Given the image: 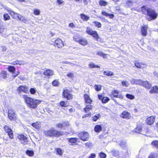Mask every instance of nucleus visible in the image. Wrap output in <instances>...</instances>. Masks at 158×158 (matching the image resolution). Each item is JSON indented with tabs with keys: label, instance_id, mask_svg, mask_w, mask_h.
<instances>
[{
	"label": "nucleus",
	"instance_id": "1",
	"mask_svg": "<svg viewBox=\"0 0 158 158\" xmlns=\"http://www.w3.org/2000/svg\"><path fill=\"white\" fill-rule=\"evenodd\" d=\"M27 105L29 108L35 109L37 106L41 102V100L36 99L29 97H25L24 98Z\"/></svg>",
	"mask_w": 158,
	"mask_h": 158
},
{
	"label": "nucleus",
	"instance_id": "2",
	"mask_svg": "<svg viewBox=\"0 0 158 158\" xmlns=\"http://www.w3.org/2000/svg\"><path fill=\"white\" fill-rule=\"evenodd\" d=\"M44 133L46 135L50 137H58L63 134L62 132L57 131L52 128L44 131Z\"/></svg>",
	"mask_w": 158,
	"mask_h": 158
},
{
	"label": "nucleus",
	"instance_id": "3",
	"mask_svg": "<svg viewBox=\"0 0 158 158\" xmlns=\"http://www.w3.org/2000/svg\"><path fill=\"white\" fill-rule=\"evenodd\" d=\"M78 137L83 141L88 140L89 138V134L85 132H82L78 134Z\"/></svg>",
	"mask_w": 158,
	"mask_h": 158
},
{
	"label": "nucleus",
	"instance_id": "4",
	"mask_svg": "<svg viewBox=\"0 0 158 158\" xmlns=\"http://www.w3.org/2000/svg\"><path fill=\"white\" fill-rule=\"evenodd\" d=\"M8 117L10 120L12 121H15L17 118L14 110L11 109L8 110Z\"/></svg>",
	"mask_w": 158,
	"mask_h": 158
},
{
	"label": "nucleus",
	"instance_id": "5",
	"mask_svg": "<svg viewBox=\"0 0 158 158\" xmlns=\"http://www.w3.org/2000/svg\"><path fill=\"white\" fill-rule=\"evenodd\" d=\"M147 15L151 18V19H154L157 17V14L151 8H148L147 10Z\"/></svg>",
	"mask_w": 158,
	"mask_h": 158
},
{
	"label": "nucleus",
	"instance_id": "6",
	"mask_svg": "<svg viewBox=\"0 0 158 158\" xmlns=\"http://www.w3.org/2000/svg\"><path fill=\"white\" fill-rule=\"evenodd\" d=\"M7 28L5 26L0 25V33L2 35V36L4 37H8L10 34L7 32Z\"/></svg>",
	"mask_w": 158,
	"mask_h": 158
},
{
	"label": "nucleus",
	"instance_id": "7",
	"mask_svg": "<svg viewBox=\"0 0 158 158\" xmlns=\"http://www.w3.org/2000/svg\"><path fill=\"white\" fill-rule=\"evenodd\" d=\"M4 129L5 131L8 133V135L11 139H13L14 138L12 130L8 126H5L4 127Z\"/></svg>",
	"mask_w": 158,
	"mask_h": 158
},
{
	"label": "nucleus",
	"instance_id": "8",
	"mask_svg": "<svg viewBox=\"0 0 158 158\" xmlns=\"http://www.w3.org/2000/svg\"><path fill=\"white\" fill-rule=\"evenodd\" d=\"M54 45L58 48H61L64 46L63 42L60 39H57L55 41Z\"/></svg>",
	"mask_w": 158,
	"mask_h": 158
},
{
	"label": "nucleus",
	"instance_id": "9",
	"mask_svg": "<svg viewBox=\"0 0 158 158\" xmlns=\"http://www.w3.org/2000/svg\"><path fill=\"white\" fill-rule=\"evenodd\" d=\"M69 124L68 122H63L62 123H57L56 125V127H57L60 128L61 129H65L67 128Z\"/></svg>",
	"mask_w": 158,
	"mask_h": 158
},
{
	"label": "nucleus",
	"instance_id": "10",
	"mask_svg": "<svg viewBox=\"0 0 158 158\" xmlns=\"http://www.w3.org/2000/svg\"><path fill=\"white\" fill-rule=\"evenodd\" d=\"M18 139L20 140V142L22 144H26L27 143V137L23 135H19L18 137Z\"/></svg>",
	"mask_w": 158,
	"mask_h": 158
},
{
	"label": "nucleus",
	"instance_id": "11",
	"mask_svg": "<svg viewBox=\"0 0 158 158\" xmlns=\"http://www.w3.org/2000/svg\"><path fill=\"white\" fill-rule=\"evenodd\" d=\"M63 95L64 98H66L68 100L72 99V95L69 92L68 89H66L64 91Z\"/></svg>",
	"mask_w": 158,
	"mask_h": 158
},
{
	"label": "nucleus",
	"instance_id": "12",
	"mask_svg": "<svg viewBox=\"0 0 158 158\" xmlns=\"http://www.w3.org/2000/svg\"><path fill=\"white\" fill-rule=\"evenodd\" d=\"M135 66L139 69H143L146 67L147 65L146 64L143 63L142 62H135Z\"/></svg>",
	"mask_w": 158,
	"mask_h": 158
},
{
	"label": "nucleus",
	"instance_id": "13",
	"mask_svg": "<svg viewBox=\"0 0 158 158\" xmlns=\"http://www.w3.org/2000/svg\"><path fill=\"white\" fill-rule=\"evenodd\" d=\"M148 27L146 25H143L141 28V34L143 36H146L147 35V30Z\"/></svg>",
	"mask_w": 158,
	"mask_h": 158
},
{
	"label": "nucleus",
	"instance_id": "14",
	"mask_svg": "<svg viewBox=\"0 0 158 158\" xmlns=\"http://www.w3.org/2000/svg\"><path fill=\"white\" fill-rule=\"evenodd\" d=\"M155 117L154 116H152L148 118L146 122L149 125H151L154 122Z\"/></svg>",
	"mask_w": 158,
	"mask_h": 158
},
{
	"label": "nucleus",
	"instance_id": "15",
	"mask_svg": "<svg viewBox=\"0 0 158 158\" xmlns=\"http://www.w3.org/2000/svg\"><path fill=\"white\" fill-rule=\"evenodd\" d=\"M142 86L147 89H150L152 85L147 81H143Z\"/></svg>",
	"mask_w": 158,
	"mask_h": 158
},
{
	"label": "nucleus",
	"instance_id": "16",
	"mask_svg": "<svg viewBox=\"0 0 158 158\" xmlns=\"http://www.w3.org/2000/svg\"><path fill=\"white\" fill-rule=\"evenodd\" d=\"M28 87L26 86L21 85L19 86L18 90L20 92H23L27 93V91Z\"/></svg>",
	"mask_w": 158,
	"mask_h": 158
},
{
	"label": "nucleus",
	"instance_id": "17",
	"mask_svg": "<svg viewBox=\"0 0 158 158\" xmlns=\"http://www.w3.org/2000/svg\"><path fill=\"white\" fill-rule=\"evenodd\" d=\"M121 117L123 118L127 119H130L131 117L130 114L127 111L123 112L121 114Z\"/></svg>",
	"mask_w": 158,
	"mask_h": 158
},
{
	"label": "nucleus",
	"instance_id": "18",
	"mask_svg": "<svg viewBox=\"0 0 158 158\" xmlns=\"http://www.w3.org/2000/svg\"><path fill=\"white\" fill-rule=\"evenodd\" d=\"M54 73L53 71L47 69L44 71V74L45 76H52L54 74Z\"/></svg>",
	"mask_w": 158,
	"mask_h": 158
},
{
	"label": "nucleus",
	"instance_id": "19",
	"mask_svg": "<svg viewBox=\"0 0 158 158\" xmlns=\"http://www.w3.org/2000/svg\"><path fill=\"white\" fill-rule=\"evenodd\" d=\"M85 100V103L91 104L92 100L90 99L89 96L87 94H85L84 95Z\"/></svg>",
	"mask_w": 158,
	"mask_h": 158
},
{
	"label": "nucleus",
	"instance_id": "20",
	"mask_svg": "<svg viewBox=\"0 0 158 158\" xmlns=\"http://www.w3.org/2000/svg\"><path fill=\"white\" fill-rule=\"evenodd\" d=\"M149 92L151 94L154 93H158V86H155L152 87L150 90Z\"/></svg>",
	"mask_w": 158,
	"mask_h": 158
},
{
	"label": "nucleus",
	"instance_id": "21",
	"mask_svg": "<svg viewBox=\"0 0 158 158\" xmlns=\"http://www.w3.org/2000/svg\"><path fill=\"white\" fill-rule=\"evenodd\" d=\"M81 18L84 21H87L89 19V17L84 14H81L80 15Z\"/></svg>",
	"mask_w": 158,
	"mask_h": 158
},
{
	"label": "nucleus",
	"instance_id": "22",
	"mask_svg": "<svg viewBox=\"0 0 158 158\" xmlns=\"http://www.w3.org/2000/svg\"><path fill=\"white\" fill-rule=\"evenodd\" d=\"M102 14L106 17H109L110 19H112L114 17V14H109L105 11H102Z\"/></svg>",
	"mask_w": 158,
	"mask_h": 158
},
{
	"label": "nucleus",
	"instance_id": "23",
	"mask_svg": "<svg viewBox=\"0 0 158 158\" xmlns=\"http://www.w3.org/2000/svg\"><path fill=\"white\" fill-rule=\"evenodd\" d=\"M94 131L97 132H99L102 130V127L100 125H96L94 128Z\"/></svg>",
	"mask_w": 158,
	"mask_h": 158
},
{
	"label": "nucleus",
	"instance_id": "24",
	"mask_svg": "<svg viewBox=\"0 0 158 158\" xmlns=\"http://www.w3.org/2000/svg\"><path fill=\"white\" fill-rule=\"evenodd\" d=\"M32 126L37 129H39L41 127L40 123L39 122L32 123Z\"/></svg>",
	"mask_w": 158,
	"mask_h": 158
},
{
	"label": "nucleus",
	"instance_id": "25",
	"mask_svg": "<svg viewBox=\"0 0 158 158\" xmlns=\"http://www.w3.org/2000/svg\"><path fill=\"white\" fill-rule=\"evenodd\" d=\"M91 35L93 37H94L95 39L97 41L99 39V36L97 32L96 31H94L93 32V33Z\"/></svg>",
	"mask_w": 158,
	"mask_h": 158
},
{
	"label": "nucleus",
	"instance_id": "26",
	"mask_svg": "<svg viewBox=\"0 0 158 158\" xmlns=\"http://www.w3.org/2000/svg\"><path fill=\"white\" fill-rule=\"evenodd\" d=\"M79 43L81 44L83 46L86 45L87 44V41L86 40L83 38L79 39Z\"/></svg>",
	"mask_w": 158,
	"mask_h": 158
},
{
	"label": "nucleus",
	"instance_id": "27",
	"mask_svg": "<svg viewBox=\"0 0 158 158\" xmlns=\"http://www.w3.org/2000/svg\"><path fill=\"white\" fill-rule=\"evenodd\" d=\"M94 31H93L90 27H87L86 32L88 34L91 35Z\"/></svg>",
	"mask_w": 158,
	"mask_h": 158
},
{
	"label": "nucleus",
	"instance_id": "28",
	"mask_svg": "<svg viewBox=\"0 0 158 158\" xmlns=\"http://www.w3.org/2000/svg\"><path fill=\"white\" fill-rule=\"evenodd\" d=\"M103 74L104 75L109 76L114 75V73H113L111 71H104Z\"/></svg>",
	"mask_w": 158,
	"mask_h": 158
},
{
	"label": "nucleus",
	"instance_id": "29",
	"mask_svg": "<svg viewBox=\"0 0 158 158\" xmlns=\"http://www.w3.org/2000/svg\"><path fill=\"white\" fill-rule=\"evenodd\" d=\"M15 15L17 16V18H18L19 20L22 21L24 23H26L27 22V20L26 18L24 17H23L22 16L20 15H17L16 14Z\"/></svg>",
	"mask_w": 158,
	"mask_h": 158
},
{
	"label": "nucleus",
	"instance_id": "30",
	"mask_svg": "<svg viewBox=\"0 0 158 158\" xmlns=\"http://www.w3.org/2000/svg\"><path fill=\"white\" fill-rule=\"evenodd\" d=\"M56 154L60 156H62L64 152V150L60 148H56Z\"/></svg>",
	"mask_w": 158,
	"mask_h": 158
},
{
	"label": "nucleus",
	"instance_id": "31",
	"mask_svg": "<svg viewBox=\"0 0 158 158\" xmlns=\"http://www.w3.org/2000/svg\"><path fill=\"white\" fill-rule=\"evenodd\" d=\"M60 105L62 107H66L69 105V103L68 101H62L60 103Z\"/></svg>",
	"mask_w": 158,
	"mask_h": 158
},
{
	"label": "nucleus",
	"instance_id": "32",
	"mask_svg": "<svg viewBox=\"0 0 158 158\" xmlns=\"http://www.w3.org/2000/svg\"><path fill=\"white\" fill-rule=\"evenodd\" d=\"M9 71L12 73H15V67L12 66H8V68Z\"/></svg>",
	"mask_w": 158,
	"mask_h": 158
},
{
	"label": "nucleus",
	"instance_id": "33",
	"mask_svg": "<svg viewBox=\"0 0 158 158\" xmlns=\"http://www.w3.org/2000/svg\"><path fill=\"white\" fill-rule=\"evenodd\" d=\"M7 77L6 72L4 71L0 73V77L5 79Z\"/></svg>",
	"mask_w": 158,
	"mask_h": 158
},
{
	"label": "nucleus",
	"instance_id": "34",
	"mask_svg": "<svg viewBox=\"0 0 158 158\" xmlns=\"http://www.w3.org/2000/svg\"><path fill=\"white\" fill-rule=\"evenodd\" d=\"M92 106L91 105H88L84 109V111L85 112L87 113L92 109Z\"/></svg>",
	"mask_w": 158,
	"mask_h": 158
},
{
	"label": "nucleus",
	"instance_id": "35",
	"mask_svg": "<svg viewBox=\"0 0 158 158\" xmlns=\"http://www.w3.org/2000/svg\"><path fill=\"white\" fill-rule=\"evenodd\" d=\"M89 66L90 68H99L100 67L98 65L95 64L94 63H92L89 64Z\"/></svg>",
	"mask_w": 158,
	"mask_h": 158
},
{
	"label": "nucleus",
	"instance_id": "36",
	"mask_svg": "<svg viewBox=\"0 0 158 158\" xmlns=\"http://www.w3.org/2000/svg\"><path fill=\"white\" fill-rule=\"evenodd\" d=\"M68 139L69 142L72 143H74L77 141L78 138H68Z\"/></svg>",
	"mask_w": 158,
	"mask_h": 158
},
{
	"label": "nucleus",
	"instance_id": "37",
	"mask_svg": "<svg viewBox=\"0 0 158 158\" xmlns=\"http://www.w3.org/2000/svg\"><path fill=\"white\" fill-rule=\"evenodd\" d=\"M101 117V115L98 114H97L95 115L94 116L93 118V120L94 121H96Z\"/></svg>",
	"mask_w": 158,
	"mask_h": 158
},
{
	"label": "nucleus",
	"instance_id": "38",
	"mask_svg": "<svg viewBox=\"0 0 158 158\" xmlns=\"http://www.w3.org/2000/svg\"><path fill=\"white\" fill-rule=\"evenodd\" d=\"M119 144L122 147L127 148L126 142L125 141L122 140L121 141Z\"/></svg>",
	"mask_w": 158,
	"mask_h": 158
},
{
	"label": "nucleus",
	"instance_id": "39",
	"mask_svg": "<svg viewBox=\"0 0 158 158\" xmlns=\"http://www.w3.org/2000/svg\"><path fill=\"white\" fill-rule=\"evenodd\" d=\"M9 13L13 18H17V16L15 15L16 14L17 15H19L17 13L11 10L9 12Z\"/></svg>",
	"mask_w": 158,
	"mask_h": 158
},
{
	"label": "nucleus",
	"instance_id": "40",
	"mask_svg": "<svg viewBox=\"0 0 158 158\" xmlns=\"http://www.w3.org/2000/svg\"><path fill=\"white\" fill-rule=\"evenodd\" d=\"M133 2L132 1L127 0L126 2V6L127 7H131L133 5Z\"/></svg>",
	"mask_w": 158,
	"mask_h": 158
},
{
	"label": "nucleus",
	"instance_id": "41",
	"mask_svg": "<svg viewBox=\"0 0 158 158\" xmlns=\"http://www.w3.org/2000/svg\"><path fill=\"white\" fill-rule=\"evenodd\" d=\"M97 55H98L100 56H102L103 58H106L107 55L106 54L103 53L101 51H99L97 52L96 54Z\"/></svg>",
	"mask_w": 158,
	"mask_h": 158
},
{
	"label": "nucleus",
	"instance_id": "42",
	"mask_svg": "<svg viewBox=\"0 0 158 158\" xmlns=\"http://www.w3.org/2000/svg\"><path fill=\"white\" fill-rule=\"evenodd\" d=\"M67 76L69 78L73 80L74 77V74L73 72H70L67 73Z\"/></svg>",
	"mask_w": 158,
	"mask_h": 158
},
{
	"label": "nucleus",
	"instance_id": "43",
	"mask_svg": "<svg viewBox=\"0 0 158 158\" xmlns=\"http://www.w3.org/2000/svg\"><path fill=\"white\" fill-rule=\"evenodd\" d=\"M152 146L158 148V140H155L152 141Z\"/></svg>",
	"mask_w": 158,
	"mask_h": 158
},
{
	"label": "nucleus",
	"instance_id": "44",
	"mask_svg": "<svg viewBox=\"0 0 158 158\" xmlns=\"http://www.w3.org/2000/svg\"><path fill=\"white\" fill-rule=\"evenodd\" d=\"M40 11L38 9H34L33 10L34 14L36 15H40Z\"/></svg>",
	"mask_w": 158,
	"mask_h": 158
},
{
	"label": "nucleus",
	"instance_id": "45",
	"mask_svg": "<svg viewBox=\"0 0 158 158\" xmlns=\"http://www.w3.org/2000/svg\"><path fill=\"white\" fill-rule=\"evenodd\" d=\"M94 23V25L98 28H100L101 27L102 24L101 23L98 22L94 21L92 22Z\"/></svg>",
	"mask_w": 158,
	"mask_h": 158
},
{
	"label": "nucleus",
	"instance_id": "46",
	"mask_svg": "<svg viewBox=\"0 0 158 158\" xmlns=\"http://www.w3.org/2000/svg\"><path fill=\"white\" fill-rule=\"evenodd\" d=\"M110 99L109 98L105 97H103L102 99V102L103 103H106Z\"/></svg>",
	"mask_w": 158,
	"mask_h": 158
},
{
	"label": "nucleus",
	"instance_id": "47",
	"mask_svg": "<svg viewBox=\"0 0 158 158\" xmlns=\"http://www.w3.org/2000/svg\"><path fill=\"white\" fill-rule=\"evenodd\" d=\"M26 154L28 156H33L34 155V152L33 151L27 150L26 152Z\"/></svg>",
	"mask_w": 158,
	"mask_h": 158
},
{
	"label": "nucleus",
	"instance_id": "48",
	"mask_svg": "<svg viewBox=\"0 0 158 158\" xmlns=\"http://www.w3.org/2000/svg\"><path fill=\"white\" fill-rule=\"evenodd\" d=\"M30 93L32 94H35L36 92V89L34 88H31L30 89Z\"/></svg>",
	"mask_w": 158,
	"mask_h": 158
},
{
	"label": "nucleus",
	"instance_id": "49",
	"mask_svg": "<svg viewBox=\"0 0 158 158\" xmlns=\"http://www.w3.org/2000/svg\"><path fill=\"white\" fill-rule=\"evenodd\" d=\"M102 86L100 85H94V88L97 91H100L101 89Z\"/></svg>",
	"mask_w": 158,
	"mask_h": 158
},
{
	"label": "nucleus",
	"instance_id": "50",
	"mask_svg": "<svg viewBox=\"0 0 158 158\" xmlns=\"http://www.w3.org/2000/svg\"><path fill=\"white\" fill-rule=\"evenodd\" d=\"M111 94L114 97H117L118 94V92L117 90H114L112 92Z\"/></svg>",
	"mask_w": 158,
	"mask_h": 158
},
{
	"label": "nucleus",
	"instance_id": "51",
	"mask_svg": "<svg viewBox=\"0 0 158 158\" xmlns=\"http://www.w3.org/2000/svg\"><path fill=\"white\" fill-rule=\"evenodd\" d=\"M147 7L145 6H143L142 7L141 9V10L142 12L145 14L147 15Z\"/></svg>",
	"mask_w": 158,
	"mask_h": 158
},
{
	"label": "nucleus",
	"instance_id": "52",
	"mask_svg": "<svg viewBox=\"0 0 158 158\" xmlns=\"http://www.w3.org/2000/svg\"><path fill=\"white\" fill-rule=\"evenodd\" d=\"M142 127L141 126H137L135 129V131L138 133H140L141 131Z\"/></svg>",
	"mask_w": 158,
	"mask_h": 158
},
{
	"label": "nucleus",
	"instance_id": "53",
	"mask_svg": "<svg viewBox=\"0 0 158 158\" xmlns=\"http://www.w3.org/2000/svg\"><path fill=\"white\" fill-rule=\"evenodd\" d=\"M143 81L140 79H136L135 84L138 85H142Z\"/></svg>",
	"mask_w": 158,
	"mask_h": 158
},
{
	"label": "nucleus",
	"instance_id": "54",
	"mask_svg": "<svg viewBox=\"0 0 158 158\" xmlns=\"http://www.w3.org/2000/svg\"><path fill=\"white\" fill-rule=\"evenodd\" d=\"M99 4L102 6H105L107 4V2L103 0H101L99 2Z\"/></svg>",
	"mask_w": 158,
	"mask_h": 158
},
{
	"label": "nucleus",
	"instance_id": "55",
	"mask_svg": "<svg viewBox=\"0 0 158 158\" xmlns=\"http://www.w3.org/2000/svg\"><path fill=\"white\" fill-rule=\"evenodd\" d=\"M126 97L132 100L135 98V96L131 94H127L126 95Z\"/></svg>",
	"mask_w": 158,
	"mask_h": 158
},
{
	"label": "nucleus",
	"instance_id": "56",
	"mask_svg": "<svg viewBox=\"0 0 158 158\" xmlns=\"http://www.w3.org/2000/svg\"><path fill=\"white\" fill-rule=\"evenodd\" d=\"M59 83V82L57 80H54L52 82V85L55 86H57L58 85Z\"/></svg>",
	"mask_w": 158,
	"mask_h": 158
},
{
	"label": "nucleus",
	"instance_id": "57",
	"mask_svg": "<svg viewBox=\"0 0 158 158\" xmlns=\"http://www.w3.org/2000/svg\"><path fill=\"white\" fill-rule=\"evenodd\" d=\"M3 17L5 20H8L10 19V16L7 14H4L3 15Z\"/></svg>",
	"mask_w": 158,
	"mask_h": 158
},
{
	"label": "nucleus",
	"instance_id": "58",
	"mask_svg": "<svg viewBox=\"0 0 158 158\" xmlns=\"http://www.w3.org/2000/svg\"><path fill=\"white\" fill-rule=\"evenodd\" d=\"M122 83L123 85L125 86L126 87H128L129 85V83L127 81H123L122 82Z\"/></svg>",
	"mask_w": 158,
	"mask_h": 158
},
{
	"label": "nucleus",
	"instance_id": "59",
	"mask_svg": "<svg viewBox=\"0 0 158 158\" xmlns=\"http://www.w3.org/2000/svg\"><path fill=\"white\" fill-rule=\"evenodd\" d=\"M99 155L101 158H106V155L102 152L100 153Z\"/></svg>",
	"mask_w": 158,
	"mask_h": 158
},
{
	"label": "nucleus",
	"instance_id": "60",
	"mask_svg": "<svg viewBox=\"0 0 158 158\" xmlns=\"http://www.w3.org/2000/svg\"><path fill=\"white\" fill-rule=\"evenodd\" d=\"M85 146L88 148L91 147L93 146L92 143L90 142H87L85 143Z\"/></svg>",
	"mask_w": 158,
	"mask_h": 158
},
{
	"label": "nucleus",
	"instance_id": "61",
	"mask_svg": "<svg viewBox=\"0 0 158 158\" xmlns=\"http://www.w3.org/2000/svg\"><path fill=\"white\" fill-rule=\"evenodd\" d=\"M156 155L153 153H151L149 155L148 158H156Z\"/></svg>",
	"mask_w": 158,
	"mask_h": 158
},
{
	"label": "nucleus",
	"instance_id": "62",
	"mask_svg": "<svg viewBox=\"0 0 158 158\" xmlns=\"http://www.w3.org/2000/svg\"><path fill=\"white\" fill-rule=\"evenodd\" d=\"M73 39L75 41L79 42L80 39H79L77 36H74L73 37Z\"/></svg>",
	"mask_w": 158,
	"mask_h": 158
},
{
	"label": "nucleus",
	"instance_id": "63",
	"mask_svg": "<svg viewBox=\"0 0 158 158\" xmlns=\"http://www.w3.org/2000/svg\"><path fill=\"white\" fill-rule=\"evenodd\" d=\"M13 74L12 75V76L14 77H17L18 75H19V72H15L13 73Z\"/></svg>",
	"mask_w": 158,
	"mask_h": 158
},
{
	"label": "nucleus",
	"instance_id": "64",
	"mask_svg": "<svg viewBox=\"0 0 158 158\" xmlns=\"http://www.w3.org/2000/svg\"><path fill=\"white\" fill-rule=\"evenodd\" d=\"M56 2L58 3V4L61 5L64 3V1L62 0H57Z\"/></svg>",
	"mask_w": 158,
	"mask_h": 158
}]
</instances>
